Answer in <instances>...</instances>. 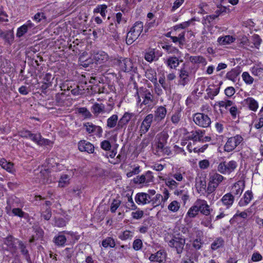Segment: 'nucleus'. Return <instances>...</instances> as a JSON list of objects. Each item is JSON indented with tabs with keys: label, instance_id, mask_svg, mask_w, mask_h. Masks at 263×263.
<instances>
[{
	"label": "nucleus",
	"instance_id": "1",
	"mask_svg": "<svg viewBox=\"0 0 263 263\" xmlns=\"http://www.w3.org/2000/svg\"><path fill=\"white\" fill-rule=\"evenodd\" d=\"M168 135L166 132H161L156 137L157 141L155 149V154L161 156L164 155H169L171 150L166 146Z\"/></svg>",
	"mask_w": 263,
	"mask_h": 263
},
{
	"label": "nucleus",
	"instance_id": "2",
	"mask_svg": "<svg viewBox=\"0 0 263 263\" xmlns=\"http://www.w3.org/2000/svg\"><path fill=\"white\" fill-rule=\"evenodd\" d=\"M20 136L23 138H30L34 142L40 146L52 145L51 141L42 137L41 133L32 134L28 130H22L20 132Z\"/></svg>",
	"mask_w": 263,
	"mask_h": 263
},
{
	"label": "nucleus",
	"instance_id": "3",
	"mask_svg": "<svg viewBox=\"0 0 263 263\" xmlns=\"http://www.w3.org/2000/svg\"><path fill=\"white\" fill-rule=\"evenodd\" d=\"M143 29V24L142 22H136L134 26L130 28V30L127 33L126 43L128 45H131L136 41L141 34Z\"/></svg>",
	"mask_w": 263,
	"mask_h": 263
},
{
	"label": "nucleus",
	"instance_id": "4",
	"mask_svg": "<svg viewBox=\"0 0 263 263\" xmlns=\"http://www.w3.org/2000/svg\"><path fill=\"white\" fill-rule=\"evenodd\" d=\"M185 243V239L178 236H172L167 241L168 246L179 255L182 253Z\"/></svg>",
	"mask_w": 263,
	"mask_h": 263
},
{
	"label": "nucleus",
	"instance_id": "5",
	"mask_svg": "<svg viewBox=\"0 0 263 263\" xmlns=\"http://www.w3.org/2000/svg\"><path fill=\"white\" fill-rule=\"evenodd\" d=\"M114 63H117L120 68L124 72H137V68L132 61L128 58L120 57L114 59Z\"/></svg>",
	"mask_w": 263,
	"mask_h": 263
},
{
	"label": "nucleus",
	"instance_id": "6",
	"mask_svg": "<svg viewBox=\"0 0 263 263\" xmlns=\"http://www.w3.org/2000/svg\"><path fill=\"white\" fill-rule=\"evenodd\" d=\"M93 59L97 64H101L109 67L112 65L114 59L109 57L108 55L103 51H99L94 53Z\"/></svg>",
	"mask_w": 263,
	"mask_h": 263
},
{
	"label": "nucleus",
	"instance_id": "7",
	"mask_svg": "<svg viewBox=\"0 0 263 263\" xmlns=\"http://www.w3.org/2000/svg\"><path fill=\"white\" fill-rule=\"evenodd\" d=\"M14 199L10 198L7 201V206L5 208L6 212L10 216H18L20 218L25 217L26 214L21 209L16 208Z\"/></svg>",
	"mask_w": 263,
	"mask_h": 263
},
{
	"label": "nucleus",
	"instance_id": "8",
	"mask_svg": "<svg viewBox=\"0 0 263 263\" xmlns=\"http://www.w3.org/2000/svg\"><path fill=\"white\" fill-rule=\"evenodd\" d=\"M193 120L196 125L202 128L209 127L211 124L210 118L203 112H197L194 114Z\"/></svg>",
	"mask_w": 263,
	"mask_h": 263
},
{
	"label": "nucleus",
	"instance_id": "9",
	"mask_svg": "<svg viewBox=\"0 0 263 263\" xmlns=\"http://www.w3.org/2000/svg\"><path fill=\"white\" fill-rule=\"evenodd\" d=\"M242 137L237 135L228 139L224 146V150L227 152L233 151L243 141Z\"/></svg>",
	"mask_w": 263,
	"mask_h": 263
},
{
	"label": "nucleus",
	"instance_id": "10",
	"mask_svg": "<svg viewBox=\"0 0 263 263\" xmlns=\"http://www.w3.org/2000/svg\"><path fill=\"white\" fill-rule=\"evenodd\" d=\"M138 98H141L143 100L141 105L150 106L154 102V97L149 90L146 88L140 89L137 91Z\"/></svg>",
	"mask_w": 263,
	"mask_h": 263
},
{
	"label": "nucleus",
	"instance_id": "11",
	"mask_svg": "<svg viewBox=\"0 0 263 263\" xmlns=\"http://www.w3.org/2000/svg\"><path fill=\"white\" fill-rule=\"evenodd\" d=\"M237 166V164L235 161H223L219 164L217 170L223 174H230L235 170Z\"/></svg>",
	"mask_w": 263,
	"mask_h": 263
},
{
	"label": "nucleus",
	"instance_id": "12",
	"mask_svg": "<svg viewBox=\"0 0 263 263\" xmlns=\"http://www.w3.org/2000/svg\"><path fill=\"white\" fill-rule=\"evenodd\" d=\"M153 179L154 176L152 172L148 171L144 174L136 176L133 179V181L135 184L148 185L149 183L153 182Z\"/></svg>",
	"mask_w": 263,
	"mask_h": 263
},
{
	"label": "nucleus",
	"instance_id": "13",
	"mask_svg": "<svg viewBox=\"0 0 263 263\" xmlns=\"http://www.w3.org/2000/svg\"><path fill=\"white\" fill-rule=\"evenodd\" d=\"M108 107L105 108L104 104L103 103H95L91 107V110L93 115L97 117L100 114L109 113L114 107V105L108 104Z\"/></svg>",
	"mask_w": 263,
	"mask_h": 263
},
{
	"label": "nucleus",
	"instance_id": "14",
	"mask_svg": "<svg viewBox=\"0 0 263 263\" xmlns=\"http://www.w3.org/2000/svg\"><path fill=\"white\" fill-rule=\"evenodd\" d=\"M83 126L85 127L88 134L96 136L98 138L102 136L103 129L101 126L94 125L91 122L84 123Z\"/></svg>",
	"mask_w": 263,
	"mask_h": 263
},
{
	"label": "nucleus",
	"instance_id": "15",
	"mask_svg": "<svg viewBox=\"0 0 263 263\" xmlns=\"http://www.w3.org/2000/svg\"><path fill=\"white\" fill-rule=\"evenodd\" d=\"M154 119L152 114L147 115L144 119L140 126L139 132L141 136L146 134L149 130Z\"/></svg>",
	"mask_w": 263,
	"mask_h": 263
},
{
	"label": "nucleus",
	"instance_id": "16",
	"mask_svg": "<svg viewBox=\"0 0 263 263\" xmlns=\"http://www.w3.org/2000/svg\"><path fill=\"white\" fill-rule=\"evenodd\" d=\"M196 202L199 212L205 216H209L213 210L210 208L206 201L202 199H197Z\"/></svg>",
	"mask_w": 263,
	"mask_h": 263
},
{
	"label": "nucleus",
	"instance_id": "17",
	"mask_svg": "<svg viewBox=\"0 0 263 263\" xmlns=\"http://www.w3.org/2000/svg\"><path fill=\"white\" fill-rule=\"evenodd\" d=\"M69 89L70 88L69 86H67L66 88V86L63 85L61 87V90H64V92L56 94L55 96V100L57 105L62 106L64 105L65 102L67 100V98L69 96V94H66L65 91L66 90H69Z\"/></svg>",
	"mask_w": 263,
	"mask_h": 263
},
{
	"label": "nucleus",
	"instance_id": "18",
	"mask_svg": "<svg viewBox=\"0 0 263 263\" xmlns=\"http://www.w3.org/2000/svg\"><path fill=\"white\" fill-rule=\"evenodd\" d=\"M134 114L126 112L124 114L122 117L119 120L116 130H120L123 128H125L128 122L130 120Z\"/></svg>",
	"mask_w": 263,
	"mask_h": 263
},
{
	"label": "nucleus",
	"instance_id": "19",
	"mask_svg": "<svg viewBox=\"0 0 263 263\" xmlns=\"http://www.w3.org/2000/svg\"><path fill=\"white\" fill-rule=\"evenodd\" d=\"M78 148L81 152H85L92 154L95 151V147L89 142L86 140H81L78 143Z\"/></svg>",
	"mask_w": 263,
	"mask_h": 263
},
{
	"label": "nucleus",
	"instance_id": "20",
	"mask_svg": "<svg viewBox=\"0 0 263 263\" xmlns=\"http://www.w3.org/2000/svg\"><path fill=\"white\" fill-rule=\"evenodd\" d=\"M166 113L167 110L164 106H158L155 110L153 115L155 121L157 122L162 121L165 118Z\"/></svg>",
	"mask_w": 263,
	"mask_h": 263
},
{
	"label": "nucleus",
	"instance_id": "21",
	"mask_svg": "<svg viewBox=\"0 0 263 263\" xmlns=\"http://www.w3.org/2000/svg\"><path fill=\"white\" fill-rule=\"evenodd\" d=\"M204 134L205 131L201 129L193 130L188 133L186 138L193 141H201Z\"/></svg>",
	"mask_w": 263,
	"mask_h": 263
},
{
	"label": "nucleus",
	"instance_id": "22",
	"mask_svg": "<svg viewBox=\"0 0 263 263\" xmlns=\"http://www.w3.org/2000/svg\"><path fill=\"white\" fill-rule=\"evenodd\" d=\"M0 37L3 39L5 43L9 45H11L13 43L14 39L13 32L11 30L5 31L0 30Z\"/></svg>",
	"mask_w": 263,
	"mask_h": 263
},
{
	"label": "nucleus",
	"instance_id": "23",
	"mask_svg": "<svg viewBox=\"0 0 263 263\" xmlns=\"http://www.w3.org/2000/svg\"><path fill=\"white\" fill-rule=\"evenodd\" d=\"M165 253L162 251H159L155 254H152L149 257V260L152 262H158L159 263H165Z\"/></svg>",
	"mask_w": 263,
	"mask_h": 263
},
{
	"label": "nucleus",
	"instance_id": "24",
	"mask_svg": "<svg viewBox=\"0 0 263 263\" xmlns=\"http://www.w3.org/2000/svg\"><path fill=\"white\" fill-rule=\"evenodd\" d=\"M179 80L178 83L179 85L185 86L190 81L189 72L187 70L184 68H181L179 70Z\"/></svg>",
	"mask_w": 263,
	"mask_h": 263
},
{
	"label": "nucleus",
	"instance_id": "25",
	"mask_svg": "<svg viewBox=\"0 0 263 263\" xmlns=\"http://www.w3.org/2000/svg\"><path fill=\"white\" fill-rule=\"evenodd\" d=\"M14 238L12 236H9L5 238L3 245L4 250L12 252L15 250V246L14 243Z\"/></svg>",
	"mask_w": 263,
	"mask_h": 263
},
{
	"label": "nucleus",
	"instance_id": "26",
	"mask_svg": "<svg viewBox=\"0 0 263 263\" xmlns=\"http://www.w3.org/2000/svg\"><path fill=\"white\" fill-rule=\"evenodd\" d=\"M150 197L146 193H139L135 197V201L138 204H146L149 203Z\"/></svg>",
	"mask_w": 263,
	"mask_h": 263
},
{
	"label": "nucleus",
	"instance_id": "27",
	"mask_svg": "<svg viewBox=\"0 0 263 263\" xmlns=\"http://www.w3.org/2000/svg\"><path fill=\"white\" fill-rule=\"evenodd\" d=\"M220 201L222 204L226 207L227 209L230 208L233 204L234 201V197L231 193L225 194L220 199Z\"/></svg>",
	"mask_w": 263,
	"mask_h": 263
},
{
	"label": "nucleus",
	"instance_id": "28",
	"mask_svg": "<svg viewBox=\"0 0 263 263\" xmlns=\"http://www.w3.org/2000/svg\"><path fill=\"white\" fill-rule=\"evenodd\" d=\"M181 61H179L178 58L175 56H172L168 58L164 63L170 68L175 69L179 66L180 62Z\"/></svg>",
	"mask_w": 263,
	"mask_h": 263
},
{
	"label": "nucleus",
	"instance_id": "29",
	"mask_svg": "<svg viewBox=\"0 0 263 263\" xmlns=\"http://www.w3.org/2000/svg\"><path fill=\"white\" fill-rule=\"evenodd\" d=\"M246 105L252 111H256L258 108V103L254 98L248 97L244 100Z\"/></svg>",
	"mask_w": 263,
	"mask_h": 263
},
{
	"label": "nucleus",
	"instance_id": "30",
	"mask_svg": "<svg viewBox=\"0 0 263 263\" xmlns=\"http://www.w3.org/2000/svg\"><path fill=\"white\" fill-rule=\"evenodd\" d=\"M253 197V193L251 191H247L245 192L243 197L239 202L240 206H246L248 204Z\"/></svg>",
	"mask_w": 263,
	"mask_h": 263
},
{
	"label": "nucleus",
	"instance_id": "31",
	"mask_svg": "<svg viewBox=\"0 0 263 263\" xmlns=\"http://www.w3.org/2000/svg\"><path fill=\"white\" fill-rule=\"evenodd\" d=\"M145 76L153 83H156V82H157V72L154 69L149 68L146 69L145 72Z\"/></svg>",
	"mask_w": 263,
	"mask_h": 263
},
{
	"label": "nucleus",
	"instance_id": "32",
	"mask_svg": "<svg viewBox=\"0 0 263 263\" xmlns=\"http://www.w3.org/2000/svg\"><path fill=\"white\" fill-rule=\"evenodd\" d=\"M252 74L258 78L260 80H263V67L259 65H254L250 69Z\"/></svg>",
	"mask_w": 263,
	"mask_h": 263
},
{
	"label": "nucleus",
	"instance_id": "33",
	"mask_svg": "<svg viewBox=\"0 0 263 263\" xmlns=\"http://www.w3.org/2000/svg\"><path fill=\"white\" fill-rule=\"evenodd\" d=\"M67 239H69L68 236H66L60 233L58 236L54 237L53 242L57 246L62 247L64 246Z\"/></svg>",
	"mask_w": 263,
	"mask_h": 263
},
{
	"label": "nucleus",
	"instance_id": "34",
	"mask_svg": "<svg viewBox=\"0 0 263 263\" xmlns=\"http://www.w3.org/2000/svg\"><path fill=\"white\" fill-rule=\"evenodd\" d=\"M223 179L224 178L222 175L218 173H214L210 176L209 182L216 186H218Z\"/></svg>",
	"mask_w": 263,
	"mask_h": 263
},
{
	"label": "nucleus",
	"instance_id": "35",
	"mask_svg": "<svg viewBox=\"0 0 263 263\" xmlns=\"http://www.w3.org/2000/svg\"><path fill=\"white\" fill-rule=\"evenodd\" d=\"M189 61L194 64H202L203 65H205L207 64L206 59L201 55L190 56Z\"/></svg>",
	"mask_w": 263,
	"mask_h": 263
},
{
	"label": "nucleus",
	"instance_id": "36",
	"mask_svg": "<svg viewBox=\"0 0 263 263\" xmlns=\"http://www.w3.org/2000/svg\"><path fill=\"white\" fill-rule=\"evenodd\" d=\"M118 116L117 115H112L107 120L106 127L108 128H112L117 126Z\"/></svg>",
	"mask_w": 263,
	"mask_h": 263
},
{
	"label": "nucleus",
	"instance_id": "37",
	"mask_svg": "<svg viewBox=\"0 0 263 263\" xmlns=\"http://www.w3.org/2000/svg\"><path fill=\"white\" fill-rule=\"evenodd\" d=\"M162 201V195L160 194H157L155 196L150 197L149 203L153 207H156L161 204Z\"/></svg>",
	"mask_w": 263,
	"mask_h": 263
},
{
	"label": "nucleus",
	"instance_id": "38",
	"mask_svg": "<svg viewBox=\"0 0 263 263\" xmlns=\"http://www.w3.org/2000/svg\"><path fill=\"white\" fill-rule=\"evenodd\" d=\"M0 165L2 167L10 173H13L14 171L13 164L10 162H7L4 158L0 159Z\"/></svg>",
	"mask_w": 263,
	"mask_h": 263
},
{
	"label": "nucleus",
	"instance_id": "39",
	"mask_svg": "<svg viewBox=\"0 0 263 263\" xmlns=\"http://www.w3.org/2000/svg\"><path fill=\"white\" fill-rule=\"evenodd\" d=\"M235 39L231 35H226L218 39V42L220 45H225L233 43Z\"/></svg>",
	"mask_w": 263,
	"mask_h": 263
},
{
	"label": "nucleus",
	"instance_id": "40",
	"mask_svg": "<svg viewBox=\"0 0 263 263\" xmlns=\"http://www.w3.org/2000/svg\"><path fill=\"white\" fill-rule=\"evenodd\" d=\"M198 213L199 210L197 206V202L196 201L194 204L188 210V212H187V216L190 218H194L198 215Z\"/></svg>",
	"mask_w": 263,
	"mask_h": 263
},
{
	"label": "nucleus",
	"instance_id": "41",
	"mask_svg": "<svg viewBox=\"0 0 263 263\" xmlns=\"http://www.w3.org/2000/svg\"><path fill=\"white\" fill-rule=\"evenodd\" d=\"M144 59L146 61L150 63L154 61H157L158 58H156L155 50L154 49H150L146 52L144 55Z\"/></svg>",
	"mask_w": 263,
	"mask_h": 263
},
{
	"label": "nucleus",
	"instance_id": "42",
	"mask_svg": "<svg viewBox=\"0 0 263 263\" xmlns=\"http://www.w3.org/2000/svg\"><path fill=\"white\" fill-rule=\"evenodd\" d=\"M70 176L67 174L61 176L59 181V186L62 187H65L69 183Z\"/></svg>",
	"mask_w": 263,
	"mask_h": 263
},
{
	"label": "nucleus",
	"instance_id": "43",
	"mask_svg": "<svg viewBox=\"0 0 263 263\" xmlns=\"http://www.w3.org/2000/svg\"><path fill=\"white\" fill-rule=\"evenodd\" d=\"M180 208V203L176 200L172 201L167 206L168 210L173 213L177 212Z\"/></svg>",
	"mask_w": 263,
	"mask_h": 263
},
{
	"label": "nucleus",
	"instance_id": "44",
	"mask_svg": "<svg viewBox=\"0 0 263 263\" xmlns=\"http://www.w3.org/2000/svg\"><path fill=\"white\" fill-rule=\"evenodd\" d=\"M134 233L129 230H125L120 233L118 236L119 239L122 240H125L128 239H132L133 237Z\"/></svg>",
	"mask_w": 263,
	"mask_h": 263
},
{
	"label": "nucleus",
	"instance_id": "45",
	"mask_svg": "<svg viewBox=\"0 0 263 263\" xmlns=\"http://www.w3.org/2000/svg\"><path fill=\"white\" fill-rule=\"evenodd\" d=\"M242 78L246 84L251 85L254 81V79L249 74L248 72H243L242 73Z\"/></svg>",
	"mask_w": 263,
	"mask_h": 263
},
{
	"label": "nucleus",
	"instance_id": "46",
	"mask_svg": "<svg viewBox=\"0 0 263 263\" xmlns=\"http://www.w3.org/2000/svg\"><path fill=\"white\" fill-rule=\"evenodd\" d=\"M102 245L104 248H107L108 247L114 248L116 244L115 240L112 238L108 237L102 241Z\"/></svg>",
	"mask_w": 263,
	"mask_h": 263
},
{
	"label": "nucleus",
	"instance_id": "47",
	"mask_svg": "<svg viewBox=\"0 0 263 263\" xmlns=\"http://www.w3.org/2000/svg\"><path fill=\"white\" fill-rule=\"evenodd\" d=\"M224 244V240L221 237L217 238L212 244L211 249L216 250L222 247Z\"/></svg>",
	"mask_w": 263,
	"mask_h": 263
},
{
	"label": "nucleus",
	"instance_id": "48",
	"mask_svg": "<svg viewBox=\"0 0 263 263\" xmlns=\"http://www.w3.org/2000/svg\"><path fill=\"white\" fill-rule=\"evenodd\" d=\"M239 74V72L238 70L233 69L231 71L227 72L226 77L230 80L235 81L237 77Z\"/></svg>",
	"mask_w": 263,
	"mask_h": 263
},
{
	"label": "nucleus",
	"instance_id": "49",
	"mask_svg": "<svg viewBox=\"0 0 263 263\" xmlns=\"http://www.w3.org/2000/svg\"><path fill=\"white\" fill-rule=\"evenodd\" d=\"M162 48L165 50L168 53L172 54H179L180 51L177 48L172 46V45H165L162 46Z\"/></svg>",
	"mask_w": 263,
	"mask_h": 263
},
{
	"label": "nucleus",
	"instance_id": "50",
	"mask_svg": "<svg viewBox=\"0 0 263 263\" xmlns=\"http://www.w3.org/2000/svg\"><path fill=\"white\" fill-rule=\"evenodd\" d=\"M18 247L21 250L22 254L28 259L30 258L28 251L26 249V246L22 241H18Z\"/></svg>",
	"mask_w": 263,
	"mask_h": 263
},
{
	"label": "nucleus",
	"instance_id": "51",
	"mask_svg": "<svg viewBox=\"0 0 263 263\" xmlns=\"http://www.w3.org/2000/svg\"><path fill=\"white\" fill-rule=\"evenodd\" d=\"M181 117V115L180 111L177 110V111H175L172 116L171 121L172 122V123L174 124L177 125L180 122Z\"/></svg>",
	"mask_w": 263,
	"mask_h": 263
},
{
	"label": "nucleus",
	"instance_id": "52",
	"mask_svg": "<svg viewBox=\"0 0 263 263\" xmlns=\"http://www.w3.org/2000/svg\"><path fill=\"white\" fill-rule=\"evenodd\" d=\"M220 87H217L214 89L209 88L206 89L209 97L213 99L214 97L217 96L219 92Z\"/></svg>",
	"mask_w": 263,
	"mask_h": 263
},
{
	"label": "nucleus",
	"instance_id": "53",
	"mask_svg": "<svg viewBox=\"0 0 263 263\" xmlns=\"http://www.w3.org/2000/svg\"><path fill=\"white\" fill-rule=\"evenodd\" d=\"M159 84L161 85V87L165 90H167L169 88V85L165 80V77L164 75L159 78Z\"/></svg>",
	"mask_w": 263,
	"mask_h": 263
},
{
	"label": "nucleus",
	"instance_id": "54",
	"mask_svg": "<svg viewBox=\"0 0 263 263\" xmlns=\"http://www.w3.org/2000/svg\"><path fill=\"white\" fill-rule=\"evenodd\" d=\"M78 112L82 114L85 118H90L92 115L85 107H81L78 109Z\"/></svg>",
	"mask_w": 263,
	"mask_h": 263
},
{
	"label": "nucleus",
	"instance_id": "55",
	"mask_svg": "<svg viewBox=\"0 0 263 263\" xmlns=\"http://www.w3.org/2000/svg\"><path fill=\"white\" fill-rule=\"evenodd\" d=\"M251 40L254 46L256 48H258L261 41L259 36L257 34H254L252 36Z\"/></svg>",
	"mask_w": 263,
	"mask_h": 263
},
{
	"label": "nucleus",
	"instance_id": "56",
	"mask_svg": "<svg viewBox=\"0 0 263 263\" xmlns=\"http://www.w3.org/2000/svg\"><path fill=\"white\" fill-rule=\"evenodd\" d=\"M218 105L220 107H224L227 109L229 107L232 106L234 104L233 102L231 100L221 101L217 102Z\"/></svg>",
	"mask_w": 263,
	"mask_h": 263
},
{
	"label": "nucleus",
	"instance_id": "57",
	"mask_svg": "<svg viewBox=\"0 0 263 263\" xmlns=\"http://www.w3.org/2000/svg\"><path fill=\"white\" fill-rule=\"evenodd\" d=\"M100 146L102 149L106 151H110L111 147L110 142L106 140H104L101 142Z\"/></svg>",
	"mask_w": 263,
	"mask_h": 263
},
{
	"label": "nucleus",
	"instance_id": "58",
	"mask_svg": "<svg viewBox=\"0 0 263 263\" xmlns=\"http://www.w3.org/2000/svg\"><path fill=\"white\" fill-rule=\"evenodd\" d=\"M84 89L83 87L77 86L75 88L71 89V92L74 96L81 95L84 93Z\"/></svg>",
	"mask_w": 263,
	"mask_h": 263
},
{
	"label": "nucleus",
	"instance_id": "59",
	"mask_svg": "<svg viewBox=\"0 0 263 263\" xmlns=\"http://www.w3.org/2000/svg\"><path fill=\"white\" fill-rule=\"evenodd\" d=\"M143 246L142 240L140 239H136L133 243V249L136 251L140 250Z\"/></svg>",
	"mask_w": 263,
	"mask_h": 263
},
{
	"label": "nucleus",
	"instance_id": "60",
	"mask_svg": "<svg viewBox=\"0 0 263 263\" xmlns=\"http://www.w3.org/2000/svg\"><path fill=\"white\" fill-rule=\"evenodd\" d=\"M28 31L26 26H22L17 29L16 36L21 37L23 36Z\"/></svg>",
	"mask_w": 263,
	"mask_h": 263
},
{
	"label": "nucleus",
	"instance_id": "61",
	"mask_svg": "<svg viewBox=\"0 0 263 263\" xmlns=\"http://www.w3.org/2000/svg\"><path fill=\"white\" fill-rule=\"evenodd\" d=\"M64 233L67 235L66 236L69 237V239L67 240H70V242L72 241L74 242L79 239L78 237L73 232L64 231Z\"/></svg>",
	"mask_w": 263,
	"mask_h": 263
},
{
	"label": "nucleus",
	"instance_id": "62",
	"mask_svg": "<svg viewBox=\"0 0 263 263\" xmlns=\"http://www.w3.org/2000/svg\"><path fill=\"white\" fill-rule=\"evenodd\" d=\"M165 182L166 185L172 190L175 189L178 185V183L175 180L171 179H166Z\"/></svg>",
	"mask_w": 263,
	"mask_h": 263
},
{
	"label": "nucleus",
	"instance_id": "63",
	"mask_svg": "<svg viewBox=\"0 0 263 263\" xmlns=\"http://www.w3.org/2000/svg\"><path fill=\"white\" fill-rule=\"evenodd\" d=\"M120 204V200L114 199L110 206V211L112 213H115Z\"/></svg>",
	"mask_w": 263,
	"mask_h": 263
},
{
	"label": "nucleus",
	"instance_id": "64",
	"mask_svg": "<svg viewBox=\"0 0 263 263\" xmlns=\"http://www.w3.org/2000/svg\"><path fill=\"white\" fill-rule=\"evenodd\" d=\"M140 169L139 166H135L133 169L127 172L126 174V176L128 178L132 177L133 175H137L140 172Z\"/></svg>",
	"mask_w": 263,
	"mask_h": 263
}]
</instances>
